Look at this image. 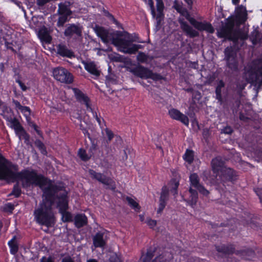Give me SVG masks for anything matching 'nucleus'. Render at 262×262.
<instances>
[{
	"instance_id": "33",
	"label": "nucleus",
	"mask_w": 262,
	"mask_h": 262,
	"mask_svg": "<svg viewBox=\"0 0 262 262\" xmlns=\"http://www.w3.org/2000/svg\"><path fill=\"white\" fill-rule=\"evenodd\" d=\"M225 82L222 80H220L218 82L215 88V98L221 104L223 102L222 89L225 87Z\"/></svg>"
},
{
	"instance_id": "39",
	"label": "nucleus",
	"mask_w": 262,
	"mask_h": 262,
	"mask_svg": "<svg viewBox=\"0 0 262 262\" xmlns=\"http://www.w3.org/2000/svg\"><path fill=\"white\" fill-rule=\"evenodd\" d=\"M156 7L158 14L157 16V19L160 18L162 14V12L164 8L163 0H156Z\"/></svg>"
},
{
	"instance_id": "32",
	"label": "nucleus",
	"mask_w": 262,
	"mask_h": 262,
	"mask_svg": "<svg viewBox=\"0 0 262 262\" xmlns=\"http://www.w3.org/2000/svg\"><path fill=\"white\" fill-rule=\"evenodd\" d=\"M84 68L91 74L96 77L100 75V71L97 69L96 66L94 62H84Z\"/></svg>"
},
{
	"instance_id": "49",
	"label": "nucleus",
	"mask_w": 262,
	"mask_h": 262,
	"mask_svg": "<svg viewBox=\"0 0 262 262\" xmlns=\"http://www.w3.org/2000/svg\"><path fill=\"white\" fill-rule=\"evenodd\" d=\"M19 110L26 116H29L30 115L31 110L28 106H22L21 108Z\"/></svg>"
},
{
	"instance_id": "22",
	"label": "nucleus",
	"mask_w": 262,
	"mask_h": 262,
	"mask_svg": "<svg viewBox=\"0 0 262 262\" xmlns=\"http://www.w3.org/2000/svg\"><path fill=\"white\" fill-rule=\"evenodd\" d=\"M106 234L105 231H101L98 232L93 237V245L96 248H102L105 246L106 241L104 238V236Z\"/></svg>"
},
{
	"instance_id": "30",
	"label": "nucleus",
	"mask_w": 262,
	"mask_h": 262,
	"mask_svg": "<svg viewBox=\"0 0 262 262\" xmlns=\"http://www.w3.org/2000/svg\"><path fill=\"white\" fill-rule=\"evenodd\" d=\"M249 39L253 45L262 43V33L257 30H254L249 36Z\"/></svg>"
},
{
	"instance_id": "54",
	"label": "nucleus",
	"mask_w": 262,
	"mask_h": 262,
	"mask_svg": "<svg viewBox=\"0 0 262 262\" xmlns=\"http://www.w3.org/2000/svg\"><path fill=\"white\" fill-rule=\"evenodd\" d=\"M105 132L107 137L108 140L110 141L114 137V134L111 130L108 129V128L105 129Z\"/></svg>"
},
{
	"instance_id": "26",
	"label": "nucleus",
	"mask_w": 262,
	"mask_h": 262,
	"mask_svg": "<svg viewBox=\"0 0 262 262\" xmlns=\"http://www.w3.org/2000/svg\"><path fill=\"white\" fill-rule=\"evenodd\" d=\"M236 17L240 23H244L246 21L247 19V12L245 7L241 5L237 7Z\"/></svg>"
},
{
	"instance_id": "18",
	"label": "nucleus",
	"mask_w": 262,
	"mask_h": 262,
	"mask_svg": "<svg viewBox=\"0 0 262 262\" xmlns=\"http://www.w3.org/2000/svg\"><path fill=\"white\" fill-rule=\"evenodd\" d=\"M168 114L172 119L179 121L186 126L189 125V121L188 117L181 113L179 110L171 108L169 110Z\"/></svg>"
},
{
	"instance_id": "31",
	"label": "nucleus",
	"mask_w": 262,
	"mask_h": 262,
	"mask_svg": "<svg viewBox=\"0 0 262 262\" xmlns=\"http://www.w3.org/2000/svg\"><path fill=\"white\" fill-rule=\"evenodd\" d=\"M189 192L190 194V197L188 200H185L190 206L193 207L195 205L198 199V192L195 189H193L191 187L189 189Z\"/></svg>"
},
{
	"instance_id": "10",
	"label": "nucleus",
	"mask_w": 262,
	"mask_h": 262,
	"mask_svg": "<svg viewBox=\"0 0 262 262\" xmlns=\"http://www.w3.org/2000/svg\"><path fill=\"white\" fill-rule=\"evenodd\" d=\"M53 75L57 80L67 84H70L73 81V76L67 69L58 67L53 70Z\"/></svg>"
},
{
	"instance_id": "40",
	"label": "nucleus",
	"mask_w": 262,
	"mask_h": 262,
	"mask_svg": "<svg viewBox=\"0 0 262 262\" xmlns=\"http://www.w3.org/2000/svg\"><path fill=\"white\" fill-rule=\"evenodd\" d=\"M21 193L20 187L18 183L14 185L13 190L9 195H14L15 197L18 198Z\"/></svg>"
},
{
	"instance_id": "17",
	"label": "nucleus",
	"mask_w": 262,
	"mask_h": 262,
	"mask_svg": "<svg viewBox=\"0 0 262 262\" xmlns=\"http://www.w3.org/2000/svg\"><path fill=\"white\" fill-rule=\"evenodd\" d=\"M73 91L77 100L80 103L85 104L88 111L93 112V109L90 104L89 98L78 89L74 88Z\"/></svg>"
},
{
	"instance_id": "55",
	"label": "nucleus",
	"mask_w": 262,
	"mask_h": 262,
	"mask_svg": "<svg viewBox=\"0 0 262 262\" xmlns=\"http://www.w3.org/2000/svg\"><path fill=\"white\" fill-rule=\"evenodd\" d=\"M40 262H54V261L51 256L48 257L43 256L40 259Z\"/></svg>"
},
{
	"instance_id": "29",
	"label": "nucleus",
	"mask_w": 262,
	"mask_h": 262,
	"mask_svg": "<svg viewBox=\"0 0 262 262\" xmlns=\"http://www.w3.org/2000/svg\"><path fill=\"white\" fill-rule=\"evenodd\" d=\"M74 222L75 226L78 228H80L87 224L88 219L84 214H79L75 216Z\"/></svg>"
},
{
	"instance_id": "4",
	"label": "nucleus",
	"mask_w": 262,
	"mask_h": 262,
	"mask_svg": "<svg viewBox=\"0 0 262 262\" xmlns=\"http://www.w3.org/2000/svg\"><path fill=\"white\" fill-rule=\"evenodd\" d=\"M235 21L233 19H227L226 22L222 25L217 30V34L219 38H224L232 40L235 45L238 39L243 43L244 40L248 38L247 33L234 28Z\"/></svg>"
},
{
	"instance_id": "60",
	"label": "nucleus",
	"mask_w": 262,
	"mask_h": 262,
	"mask_svg": "<svg viewBox=\"0 0 262 262\" xmlns=\"http://www.w3.org/2000/svg\"><path fill=\"white\" fill-rule=\"evenodd\" d=\"M12 102L14 104V105L16 108L20 110L21 108L22 105L20 104V103L17 100L13 99Z\"/></svg>"
},
{
	"instance_id": "2",
	"label": "nucleus",
	"mask_w": 262,
	"mask_h": 262,
	"mask_svg": "<svg viewBox=\"0 0 262 262\" xmlns=\"http://www.w3.org/2000/svg\"><path fill=\"white\" fill-rule=\"evenodd\" d=\"M95 31L103 42H111L124 53L135 54L142 47L140 45L132 43L134 41H138V37L136 34H129L127 32L120 31L110 32L101 27H96Z\"/></svg>"
},
{
	"instance_id": "50",
	"label": "nucleus",
	"mask_w": 262,
	"mask_h": 262,
	"mask_svg": "<svg viewBox=\"0 0 262 262\" xmlns=\"http://www.w3.org/2000/svg\"><path fill=\"white\" fill-rule=\"evenodd\" d=\"M148 5L150 8L151 14L153 17L156 16V12L154 7V3L152 0H148Z\"/></svg>"
},
{
	"instance_id": "9",
	"label": "nucleus",
	"mask_w": 262,
	"mask_h": 262,
	"mask_svg": "<svg viewBox=\"0 0 262 262\" xmlns=\"http://www.w3.org/2000/svg\"><path fill=\"white\" fill-rule=\"evenodd\" d=\"M131 72L134 75L143 79L150 78L155 81L162 79V76L160 74L154 73L151 70L142 66H139L132 69Z\"/></svg>"
},
{
	"instance_id": "3",
	"label": "nucleus",
	"mask_w": 262,
	"mask_h": 262,
	"mask_svg": "<svg viewBox=\"0 0 262 262\" xmlns=\"http://www.w3.org/2000/svg\"><path fill=\"white\" fill-rule=\"evenodd\" d=\"M56 190L50 192V195H43L45 198L38 207L34 211V219L36 222L41 225L47 227L54 226L55 217L52 209V205L56 201Z\"/></svg>"
},
{
	"instance_id": "62",
	"label": "nucleus",
	"mask_w": 262,
	"mask_h": 262,
	"mask_svg": "<svg viewBox=\"0 0 262 262\" xmlns=\"http://www.w3.org/2000/svg\"><path fill=\"white\" fill-rule=\"evenodd\" d=\"M239 118L241 120L244 121H247L249 119L248 117L245 116V115L242 113L239 114Z\"/></svg>"
},
{
	"instance_id": "42",
	"label": "nucleus",
	"mask_w": 262,
	"mask_h": 262,
	"mask_svg": "<svg viewBox=\"0 0 262 262\" xmlns=\"http://www.w3.org/2000/svg\"><path fill=\"white\" fill-rule=\"evenodd\" d=\"M78 155L80 159L84 161H88L90 159V157L86 154L85 150L82 148L79 149Z\"/></svg>"
},
{
	"instance_id": "1",
	"label": "nucleus",
	"mask_w": 262,
	"mask_h": 262,
	"mask_svg": "<svg viewBox=\"0 0 262 262\" xmlns=\"http://www.w3.org/2000/svg\"><path fill=\"white\" fill-rule=\"evenodd\" d=\"M18 166L13 164L0 154V180L7 182L20 181L24 188L39 186L43 192V195H50L49 192L59 190L61 184H54L43 175L38 174L34 170L24 169L17 172Z\"/></svg>"
},
{
	"instance_id": "13",
	"label": "nucleus",
	"mask_w": 262,
	"mask_h": 262,
	"mask_svg": "<svg viewBox=\"0 0 262 262\" xmlns=\"http://www.w3.org/2000/svg\"><path fill=\"white\" fill-rule=\"evenodd\" d=\"M82 27L79 24H69L66 26L64 35L68 38H77L82 36Z\"/></svg>"
},
{
	"instance_id": "63",
	"label": "nucleus",
	"mask_w": 262,
	"mask_h": 262,
	"mask_svg": "<svg viewBox=\"0 0 262 262\" xmlns=\"http://www.w3.org/2000/svg\"><path fill=\"white\" fill-rule=\"evenodd\" d=\"M184 1L187 4L188 7L189 9H191L193 5V0H184Z\"/></svg>"
},
{
	"instance_id": "57",
	"label": "nucleus",
	"mask_w": 262,
	"mask_h": 262,
	"mask_svg": "<svg viewBox=\"0 0 262 262\" xmlns=\"http://www.w3.org/2000/svg\"><path fill=\"white\" fill-rule=\"evenodd\" d=\"M61 262H75L73 259L71 257V256L68 255L64 257L62 260Z\"/></svg>"
},
{
	"instance_id": "38",
	"label": "nucleus",
	"mask_w": 262,
	"mask_h": 262,
	"mask_svg": "<svg viewBox=\"0 0 262 262\" xmlns=\"http://www.w3.org/2000/svg\"><path fill=\"white\" fill-rule=\"evenodd\" d=\"M20 140L23 138L25 140V143L27 144H29L30 143V136L26 133L24 128L16 134Z\"/></svg>"
},
{
	"instance_id": "21",
	"label": "nucleus",
	"mask_w": 262,
	"mask_h": 262,
	"mask_svg": "<svg viewBox=\"0 0 262 262\" xmlns=\"http://www.w3.org/2000/svg\"><path fill=\"white\" fill-rule=\"evenodd\" d=\"M56 53L62 57L72 58L75 56L74 52L64 43H59L56 46Z\"/></svg>"
},
{
	"instance_id": "14",
	"label": "nucleus",
	"mask_w": 262,
	"mask_h": 262,
	"mask_svg": "<svg viewBox=\"0 0 262 262\" xmlns=\"http://www.w3.org/2000/svg\"><path fill=\"white\" fill-rule=\"evenodd\" d=\"M190 182V187H194L200 193L203 195H207L209 193V191L206 189L199 182V178L197 174H191L189 177Z\"/></svg>"
},
{
	"instance_id": "16",
	"label": "nucleus",
	"mask_w": 262,
	"mask_h": 262,
	"mask_svg": "<svg viewBox=\"0 0 262 262\" xmlns=\"http://www.w3.org/2000/svg\"><path fill=\"white\" fill-rule=\"evenodd\" d=\"M73 91L77 100L80 103L85 104L88 111L93 112V109L90 104L89 98L78 89L74 88Z\"/></svg>"
},
{
	"instance_id": "41",
	"label": "nucleus",
	"mask_w": 262,
	"mask_h": 262,
	"mask_svg": "<svg viewBox=\"0 0 262 262\" xmlns=\"http://www.w3.org/2000/svg\"><path fill=\"white\" fill-rule=\"evenodd\" d=\"M126 200L127 202L128 205L134 208L135 210H139L140 209V206L139 204L136 202L133 199L131 198L130 197L127 196L126 198Z\"/></svg>"
},
{
	"instance_id": "27",
	"label": "nucleus",
	"mask_w": 262,
	"mask_h": 262,
	"mask_svg": "<svg viewBox=\"0 0 262 262\" xmlns=\"http://www.w3.org/2000/svg\"><path fill=\"white\" fill-rule=\"evenodd\" d=\"M38 35L41 41L46 43H50L52 40V37L48 29L45 27H43L39 30Z\"/></svg>"
},
{
	"instance_id": "34",
	"label": "nucleus",
	"mask_w": 262,
	"mask_h": 262,
	"mask_svg": "<svg viewBox=\"0 0 262 262\" xmlns=\"http://www.w3.org/2000/svg\"><path fill=\"white\" fill-rule=\"evenodd\" d=\"M156 249L149 248L147 250V252L145 255H143L142 257L143 262H150L151 260L154 256V253L156 251Z\"/></svg>"
},
{
	"instance_id": "59",
	"label": "nucleus",
	"mask_w": 262,
	"mask_h": 262,
	"mask_svg": "<svg viewBox=\"0 0 262 262\" xmlns=\"http://www.w3.org/2000/svg\"><path fill=\"white\" fill-rule=\"evenodd\" d=\"M255 192L257 195L259 196V199L261 203H262V188H258Z\"/></svg>"
},
{
	"instance_id": "44",
	"label": "nucleus",
	"mask_w": 262,
	"mask_h": 262,
	"mask_svg": "<svg viewBox=\"0 0 262 262\" xmlns=\"http://www.w3.org/2000/svg\"><path fill=\"white\" fill-rule=\"evenodd\" d=\"M137 59L140 62H145L147 60V57L144 53L139 52L137 56Z\"/></svg>"
},
{
	"instance_id": "64",
	"label": "nucleus",
	"mask_w": 262,
	"mask_h": 262,
	"mask_svg": "<svg viewBox=\"0 0 262 262\" xmlns=\"http://www.w3.org/2000/svg\"><path fill=\"white\" fill-rule=\"evenodd\" d=\"M163 259V257L161 255L156 257L151 262H161V260Z\"/></svg>"
},
{
	"instance_id": "56",
	"label": "nucleus",
	"mask_w": 262,
	"mask_h": 262,
	"mask_svg": "<svg viewBox=\"0 0 262 262\" xmlns=\"http://www.w3.org/2000/svg\"><path fill=\"white\" fill-rule=\"evenodd\" d=\"M147 225L151 228H154L157 224V222L156 220H153L151 219H149L147 221Z\"/></svg>"
},
{
	"instance_id": "52",
	"label": "nucleus",
	"mask_w": 262,
	"mask_h": 262,
	"mask_svg": "<svg viewBox=\"0 0 262 262\" xmlns=\"http://www.w3.org/2000/svg\"><path fill=\"white\" fill-rule=\"evenodd\" d=\"M233 130L232 128L230 126H227L222 129L221 133H223L226 134H231Z\"/></svg>"
},
{
	"instance_id": "28",
	"label": "nucleus",
	"mask_w": 262,
	"mask_h": 262,
	"mask_svg": "<svg viewBox=\"0 0 262 262\" xmlns=\"http://www.w3.org/2000/svg\"><path fill=\"white\" fill-rule=\"evenodd\" d=\"M216 251L224 255L231 254L234 252L235 248L231 245H222L216 246Z\"/></svg>"
},
{
	"instance_id": "53",
	"label": "nucleus",
	"mask_w": 262,
	"mask_h": 262,
	"mask_svg": "<svg viewBox=\"0 0 262 262\" xmlns=\"http://www.w3.org/2000/svg\"><path fill=\"white\" fill-rule=\"evenodd\" d=\"M109 262H120V260L116 254H113L110 256Z\"/></svg>"
},
{
	"instance_id": "61",
	"label": "nucleus",
	"mask_w": 262,
	"mask_h": 262,
	"mask_svg": "<svg viewBox=\"0 0 262 262\" xmlns=\"http://www.w3.org/2000/svg\"><path fill=\"white\" fill-rule=\"evenodd\" d=\"M91 112L93 113L94 117L96 119V120H97V122L100 125H101V120H100V118L98 117L97 113L95 112H94L93 110V112Z\"/></svg>"
},
{
	"instance_id": "46",
	"label": "nucleus",
	"mask_w": 262,
	"mask_h": 262,
	"mask_svg": "<svg viewBox=\"0 0 262 262\" xmlns=\"http://www.w3.org/2000/svg\"><path fill=\"white\" fill-rule=\"evenodd\" d=\"M171 183L172 185L171 191H173V194H177V189L179 185V182L174 179L171 181Z\"/></svg>"
},
{
	"instance_id": "20",
	"label": "nucleus",
	"mask_w": 262,
	"mask_h": 262,
	"mask_svg": "<svg viewBox=\"0 0 262 262\" xmlns=\"http://www.w3.org/2000/svg\"><path fill=\"white\" fill-rule=\"evenodd\" d=\"M179 23L181 29L185 32L186 35L189 36L191 38L199 36V32L189 26L186 21H184V19L180 18L179 19Z\"/></svg>"
},
{
	"instance_id": "11",
	"label": "nucleus",
	"mask_w": 262,
	"mask_h": 262,
	"mask_svg": "<svg viewBox=\"0 0 262 262\" xmlns=\"http://www.w3.org/2000/svg\"><path fill=\"white\" fill-rule=\"evenodd\" d=\"M220 183L226 187L229 186L235 180L236 176L233 169L229 167L223 168L221 171L217 173Z\"/></svg>"
},
{
	"instance_id": "37",
	"label": "nucleus",
	"mask_w": 262,
	"mask_h": 262,
	"mask_svg": "<svg viewBox=\"0 0 262 262\" xmlns=\"http://www.w3.org/2000/svg\"><path fill=\"white\" fill-rule=\"evenodd\" d=\"M59 16L57 21V26L58 28L63 27L66 23L69 21L70 19V16L59 15Z\"/></svg>"
},
{
	"instance_id": "45",
	"label": "nucleus",
	"mask_w": 262,
	"mask_h": 262,
	"mask_svg": "<svg viewBox=\"0 0 262 262\" xmlns=\"http://www.w3.org/2000/svg\"><path fill=\"white\" fill-rule=\"evenodd\" d=\"M35 145L41 150L42 154L46 152L45 147L43 143L39 140H37L35 142Z\"/></svg>"
},
{
	"instance_id": "36",
	"label": "nucleus",
	"mask_w": 262,
	"mask_h": 262,
	"mask_svg": "<svg viewBox=\"0 0 262 262\" xmlns=\"http://www.w3.org/2000/svg\"><path fill=\"white\" fill-rule=\"evenodd\" d=\"M183 159L189 164L192 163L194 159L193 151L192 150L187 149L183 156Z\"/></svg>"
},
{
	"instance_id": "15",
	"label": "nucleus",
	"mask_w": 262,
	"mask_h": 262,
	"mask_svg": "<svg viewBox=\"0 0 262 262\" xmlns=\"http://www.w3.org/2000/svg\"><path fill=\"white\" fill-rule=\"evenodd\" d=\"M73 91L77 100L80 103L85 104L88 111L93 112V109L90 104L89 98L78 89L74 88Z\"/></svg>"
},
{
	"instance_id": "25",
	"label": "nucleus",
	"mask_w": 262,
	"mask_h": 262,
	"mask_svg": "<svg viewBox=\"0 0 262 262\" xmlns=\"http://www.w3.org/2000/svg\"><path fill=\"white\" fill-rule=\"evenodd\" d=\"M224 161L220 157H216L212 160L211 166L214 173H219L222 169L226 167L224 166Z\"/></svg>"
},
{
	"instance_id": "5",
	"label": "nucleus",
	"mask_w": 262,
	"mask_h": 262,
	"mask_svg": "<svg viewBox=\"0 0 262 262\" xmlns=\"http://www.w3.org/2000/svg\"><path fill=\"white\" fill-rule=\"evenodd\" d=\"M173 8L182 16H184L198 30L200 31H206L209 33H213L214 32V29L211 24L200 22L191 17L188 10L184 8L182 5L176 2Z\"/></svg>"
},
{
	"instance_id": "35",
	"label": "nucleus",
	"mask_w": 262,
	"mask_h": 262,
	"mask_svg": "<svg viewBox=\"0 0 262 262\" xmlns=\"http://www.w3.org/2000/svg\"><path fill=\"white\" fill-rule=\"evenodd\" d=\"M16 239V236H14L11 240L8 242V245L10 248V252L11 254L14 255L17 252L18 249Z\"/></svg>"
},
{
	"instance_id": "51",
	"label": "nucleus",
	"mask_w": 262,
	"mask_h": 262,
	"mask_svg": "<svg viewBox=\"0 0 262 262\" xmlns=\"http://www.w3.org/2000/svg\"><path fill=\"white\" fill-rule=\"evenodd\" d=\"M4 209L6 211L12 212L14 209V205L11 203H8L5 205Z\"/></svg>"
},
{
	"instance_id": "47",
	"label": "nucleus",
	"mask_w": 262,
	"mask_h": 262,
	"mask_svg": "<svg viewBox=\"0 0 262 262\" xmlns=\"http://www.w3.org/2000/svg\"><path fill=\"white\" fill-rule=\"evenodd\" d=\"M79 126H80V129L82 131V132L84 134V135L87 136L89 138H90V135L89 133L88 132V125H84L82 123V122H81Z\"/></svg>"
},
{
	"instance_id": "7",
	"label": "nucleus",
	"mask_w": 262,
	"mask_h": 262,
	"mask_svg": "<svg viewBox=\"0 0 262 262\" xmlns=\"http://www.w3.org/2000/svg\"><path fill=\"white\" fill-rule=\"evenodd\" d=\"M248 79L257 89L262 87V59L258 58L253 60L248 72Z\"/></svg>"
},
{
	"instance_id": "6",
	"label": "nucleus",
	"mask_w": 262,
	"mask_h": 262,
	"mask_svg": "<svg viewBox=\"0 0 262 262\" xmlns=\"http://www.w3.org/2000/svg\"><path fill=\"white\" fill-rule=\"evenodd\" d=\"M60 187L59 190H56L57 192L56 193V201H58L57 206L59 208V211L62 215L63 222H71L72 221V214L66 211L68 208V192L62 184L60 185Z\"/></svg>"
},
{
	"instance_id": "24",
	"label": "nucleus",
	"mask_w": 262,
	"mask_h": 262,
	"mask_svg": "<svg viewBox=\"0 0 262 262\" xmlns=\"http://www.w3.org/2000/svg\"><path fill=\"white\" fill-rule=\"evenodd\" d=\"M71 5V3L68 1H65L63 3H59L58 4L57 14L58 15L70 16L72 14V12L70 8Z\"/></svg>"
},
{
	"instance_id": "43",
	"label": "nucleus",
	"mask_w": 262,
	"mask_h": 262,
	"mask_svg": "<svg viewBox=\"0 0 262 262\" xmlns=\"http://www.w3.org/2000/svg\"><path fill=\"white\" fill-rule=\"evenodd\" d=\"M1 115L4 118V115H10L13 116L14 115L12 110L6 105L3 106L2 107V113Z\"/></svg>"
},
{
	"instance_id": "19",
	"label": "nucleus",
	"mask_w": 262,
	"mask_h": 262,
	"mask_svg": "<svg viewBox=\"0 0 262 262\" xmlns=\"http://www.w3.org/2000/svg\"><path fill=\"white\" fill-rule=\"evenodd\" d=\"M169 199V190L166 186L162 188L161 195L159 200V208L157 210V213L160 214L165 207L167 202Z\"/></svg>"
},
{
	"instance_id": "23",
	"label": "nucleus",
	"mask_w": 262,
	"mask_h": 262,
	"mask_svg": "<svg viewBox=\"0 0 262 262\" xmlns=\"http://www.w3.org/2000/svg\"><path fill=\"white\" fill-rule=\"evenodd\" d=\"M4 119L10 123V127L14 129L16 134L23 128L18 119L15 117L10 115H4Z\"/></svg>"
},
{
	"instance_id": "48",
	"label": "nucleus",
	"mask_w": 262,
	"mask_h": 262,
	"mask_svg": "<svg viewBox=\"0 0 262 262\" xmlns=\"http://www.w3.org/2000/svg\"><path fill=\"white\" fill-rule=\"evenodd\" d=\"M106 83L107 84H116V80L115 78H114V76L112 75H107L106 76Z\"/></svg>"
},
{
	"instance_id": "8",
	"label": "nucleus",
	"mask_w": 262,
	"mask_h": 262,
	"mask_svg": "<svg viewBox=\"0 0 262 262\" xmlns=\"http://www.w3.org/2000/svg\"><path fill=\"white\" fill-rule=\"evenodd\" d=\"M237 49L235 46L226 47L224 51V60L226 62V66L231 71L236 72L238 70V62L237 56Z\"/></svg>"
},
{
	"instance_id": "12",
	"label": "nucleus",
	"mask_w": 262,
	"mask_h": 262,
	"mask_svg": "<svg viewBox=\"0 0 262 262\" xmlns=\"http://www.w3.org/2000/svg\"><path fill=\"white\" fill-rule=\"evenodd\" d=\"M89 173L93 179L96 180L104 185L109 186L112 189H115V183L111 178L93 169H89Z\"/></svg>"
},
{
	"instance_id": "58",
	"label": "nucleus",
	"mask_w": 262,
	"mask_h": 262,
	"mask_svg": "<svg viewBox=\"0 0 262 262\" xmlns=\"http://www.w3.org/2000/svg\"><path fill=\"white\" fill-rule=\"evenodd\" d=\"M16 82L19 84L23 91H25L27 90V87L19 79H16Z\"/></svg>"
}]
</instances>
